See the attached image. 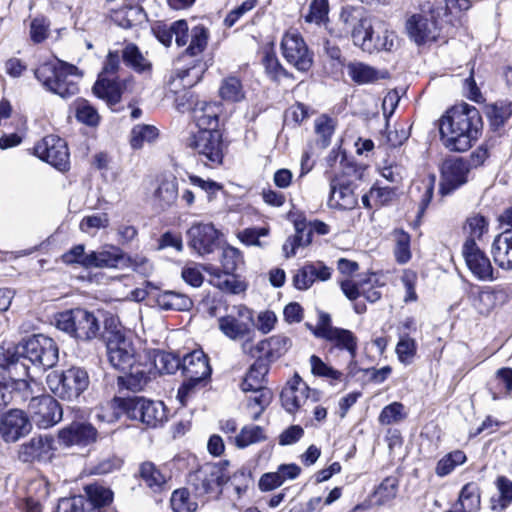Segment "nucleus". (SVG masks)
<instances>
[{
    "mask_svg": "<svg viewBox=\"0 0 512 512\" xmlns=\"http://www.w3.org/2000/svg\"><path fill=\"white\" fill-rule=\"evenodd\" d=\"M219 95L225 101H241L245 96L241 81L234 76L223 79L219 88Z\"/></svg>",
    "mask_w": 512,
    "mask_h": 512,
    "instance_id": "c03bdc74",
    "label": "nucleus"
},
{
    "mask_svg": "<svg viewBox=\"0 0 512 512\" xmlns=\"http://www.w3.org/2000/svg\"><path fill=\"white\" fill-rule=\"evenodd\" d=\"M324 339L330 342L334 347L347 351L351 357V360L355 359L357 353L358 338L352 331L337 327L335 330H328V333L325 334Z\"/></svg>",
    "mask_w": 512,
    "mask_h": 512,
    "instance_id": "2f4dec72",
    "label": "nucleus"
},
{
    "mask_svg": "<svg viewBox=\"0 0 512 512\" xmlns=\"http://www.w3.org/2000/svg\"><path fill=\"white\" fill-rule=\"evenodd\" d=\"M50 23L45 17H36L30 23V38L38 44L43 42L49 35Z\"/></svg>",
    "mask_w": 512,
    "mask_h": 512,
    "instance_id": "338daca9",
    "label": "nucleus"
},
{
    "mask_svg": "<svg viewBox=\"0 0 512 512\" xmlns=\"http://www.w3.org/2000/svg\"><path fill=\"white\" fill-rule=\"evenodd\" d=\"M488 230V223L483 216L474 215L466 220L464 231L468 235L466 240H480L484 233Z\"/></svg>",
    "mask_w": 512,
    "mask_h": 512,
    "instance_id": "bf43d9fd",
    "label": "nucleus"
},
{
    "mask_svg": "<svg viewBox=\"0 0 512 512\" xmlns=\"http://www.w3.org/2000/svg\"><path fill=\"white\" fill-rule=\"evenodd\" d=\"M86 491L88 495L86 499L91 501L98 512H101V508L109 505L113 500L112 491L106 487L91 485L87 487Z\"/></svg>",
    "mask_w": 512,
    "mask_h": 512,
    "instance_id": "864d4df0",
    "label": "nucleus"
},
{
    "mask_svg": "<svg viewBox=\"0 0 512 512\" xmlns=\"http://www.w3.org/2000/svg\"><path fill=\"white\" fill-rule=\"evenodd\" d=\"M370 24V16L363 6L346 5L339 12L333 33L337 37L350 36L355 44Z\"/></svg>",
    "mask_w": 512,
    "mask_h": 512,
    "instance_id": "9d476101",
    "label": "nucleus"
},
{
    "mask_svg": "<svg viewBox=\"0 0 512 512\" xmlns=\"http://www.w3.org/2000/svg\"><path fill=\"white\" fill-rule=\"evenodd\" d=\"M254 392L256 395L249 399L247 408L250 410L251 418L257 420L264 409L269 405L272 393L268 389H261L260 391Z\"/></svg>",
    "mask_w": 512,
    "mask_h": 512,
    "instance_id": "13d9d810",
    "label": "nucleus"
},
{
    "mask_svg": "<svg viewBox=\"0 0 512 512\" xmlns=\"http://www.w3.org/2000/svg\"><path fill=\"white\" fill-rule=\"evenodd\" d=\"M470 164L459 157L446 159L441 166V195H449L468 181Z\"/></svg>",
    "mask_w": 512,
    "mask_h": 512,
    "instance_id": "4468645a",
    "label": "nucleus"
},
{
    "mask_svg": "<svg viewBox=\"0 0 512 512\" xmlns=\"http://www.w3.org/2000/svg\"><path fill=\"white\" fill-rule=\"evenodd\" d=\"M190 44L186 49V53L190 56H197L201 54L208 43V31L202 26L198 25L192 28L190 33Z\"/></svg>",
    "mask_w": 512,
    "mask_h": 512,
    "instance_id": "603ef678",
    "label": "nucleus"
},
{
    "mask_svg": "<svg viewBox=\"0 0 512 512\" xmlns=\"http://www.w3.org/2000/svg\"><path fill=\"white\" fill-rule=\"evenodd\" d=\"M335 126V121L325 114H322L315 119L314 130L317 136L316 144L321 149H325L330 145L331 137L335 131Z\"/></svg>",
    "mask_w": 512,
    "mask_h": 512,
    "instance_id": "58836bf2",
    "label": "nucleus"
},
{
    "mask_svg": "<svg viewBox=\"0 0 512 512\" xmlns=\"http://www.w3.org/2000/svg\"><path fill=\"white\" fill-rule=\"evenodd\" d=\"M483 127L478 109L461 103L448 109L439 120L441 140L451 151L464 152L478 140Z\"/></svg>",
    "mask_w": 512,
    "mask_h": 512,
    "instance_id": "f257e3e1",
    "label": "nucleus"
},
{
    "mask_svg": "<svg viewBox=\"0 0 512 512\" xmlns=\"http://www.w3.org/2000/svg\"><path fill=\"white\" fill-rule=\"evenodd\" d=\"M292 347V340L283 334H277L267 339L254 343L252 350L249 354L251 357L262 358L268 360H276L285 355Z\"/></svg>",
    "mask_w": 512,
    "mask_h": 512,
    "instance_id": "4be33fe9",
    "label": "nucleus"
},
{
    "mask_svg": "<svg viewBox=\"0 0 512 512\" xmlns=\"http://www.w3.org/2000/svg\"><path fill=\"white\" fill-rule=\"evenodd\" d=\"M32 425L27 415L19 409H13L3 415L0 433L5 442H16L31 431Z\"/></svg>",
    "mask_w": 512,
    "mask_h": 512,
    "instance_id": "a211bd4d",
    "label": "nucleus"
},
{
    "mask_svg": "<svg viewBox=\"0 0 512 512\" xmlns=\"http://www.w3.org/2000/svg\"><path fill=\"white\" fill-rule=\"evenodd\" d=\"M179 195V188L175 179L164 180L160 183L155 191L154 198L156 203L166 209L172 206Z\"/></svg>",
    "mask_w": 512,
    "mask_h": 512,
    "instance_id": "a19ab883",
    "label": "nucleus"
},
{
    "mask_svg": "<svg viewBox=\"0 0 512 512\" xmlns=\"http://www.w3.org/2000/svg\"><path fill=\"white\" fill-rule=\"evenodd\" d=\"M395 241L394 256L399 264H405L411 259L410 235L403 230H395L393 232Z\"/></svg>",
    "mask_w": 512,
    "mask_h": 512,
    "instance_id": "de8ad7c7",
    "label": "nucleus"
},
{
    "mask_svg": "<svg viewBox=\"0 0 512 512\" xmlns=\"http://www.w3.org/2000/svg\"><path fill=\"white\" fill-rule=\"evenodd\" d=\"M109 223L110 218L107 213H96L85 216L79 224V229L83 233L94 236L98 230L107 228Z\"/></svg>",
    "mask_w": 512,
    "mask_h": 512,
    "instance_id": "09e8293b",
    "label": "nucleus"
},
{
    "mask_svg": "<svg viewBox=\"0 0 512 512\" xmlns=\"http://www.w3.org/2000/svg\"><path fill=\"white\" fill-rule=\"evenodd\" d=\"M203 269L209 275V283L222 292L239 294L247 288L246 283L233 272L221 271L211 264L204 265Z\"/></svg>",
    "mask_w": 512,
    "mask_h": 512,
    "instance_id": "393cba45",
    "label": "nucleus"
},
{
    "mask_svg": "<svg viewBox=\"0 0 512 512\" xmlns=\"http://www.w3.org/2000/svg\"><path fill=\"white\" fill-rule=\"evenodd\" d=\"M182 360L172 353L159 352L155 355L154 365L160 373L173 374L181 368Z\"/></svg>",
    "mask_w": 512,
    "mask_h": 512,
    "instance_id": "4d7b16f0",
    "label": "nucleus"
},
{
    "mask_svg": "<svg viewBox=\"0 0 512 512\" xmlns=\"http://www.w3.org/2000/svg\"><path fill=\"white\" fill-rule=\"evenodd\" d=\"M91 268H118L124 263V254L115 247L91 251Z\"/></svg>",
    "mask_w": 512,
    "mask_h": 512,
    "instance_id": "72a5a7b5",
    "label": "nucleus"
},
{
    "mask_svg": "<svg viewBox=\"0 0 512 512\" xmlns=\"http://www.w3.org/2000/svg\"><path fill=\"white\" fill-rule=\"evenodd\" d=\"M187 144L206 166L222 164L226 145L218 129L198 130L189 137Z\"/></svg>",
    "mask_w": 512,
    "mask_h": 512,
    "instance_id": "1a4fd4ad",
    "label": "nucleus"
},
{
    "mask_svg": "<svg viewBox=\"0 0 512 512\" xmlns=\"http://www.w3.org/2000/svg\"><path fill=\"white\" fill-rule=\"evenodd\" d=\"M171 507L175 512H194L197 509V503L192 500L187 489H177L172 493Z\"/></svg>",
    "mask_w": 512,
    "mask_h": 512,
    "instance_id": "6e6d98bb",
    "label": "nucleus"
},
{
    "mask_svg": "<svg viewBox=\"0 0 512 512\" xmlns=\"http://www.w3.org/2000/svg\"><path fill=\"white\" fill-rule=\"evenodd\" d=\"M465 461V453L460 450H455L439 460L436 466V474L438 476H446Z\"/></svg>",
    "mask_w": 512,
    "mask_h": 512,
    "instance_id": "5fc2aeb1",
    "label": "nucleus"
},
{
    "mask_svg": "<svg viewBox=\"0 0 512 512\" xmlns=\"http://www.w3.org/2000/svg\"><path fill=\"white\" fill-rule=\"evenodd\" d=\"M219 330L230 340L241 342V350L249 355L255 339L253 313L243 305L234 306L230 313L218 319Z\"/></svg>",
    "mask_w": 512,
    "mask_h": 512,
    "instance_id": "39448f33",
    "label": "nucleus"
},
{
    "mask_svg": "<svg viewBox=\"0 0 512 512\" xmlns=\"http://www.w3.org/2000/svg\"><path fill=\"white\" fill-rule=\"evenodd\" d=\"M123 414L130 419L139 420L150 427H156L167 419L166 407L161 401H152L142 397L114 398L106 406H101L95 417L102 422L112 423Z\"/></svg>",
    "mask_w": 512,
    "mask_h": 512,
    "instance_id": "f03ea898",
    "label": "nucleus"
},
{
    "mask_svg": "<svg viewBox=\"0 0 512 512\" xmlns=\"http://www.w3.org/2000/svg\"><path fill=\"white\" fill-rule=\"evenodd\" d=\"M492 255L495 263L502 269H512V231L505 230L499 234L492 244Z\"/></svg>",
    "mask_w": 512,
    "mask_h": 512,
    "instance_id": "7c9ffc66",
    "label": "nucleus"
},
{
    "mask_svg": "<svg viewBox=\"0 0 512 512\" xmlns=\"http://www.w3.org/2000/svg\"><path fill=\"white\" fill-rule=\"evenodd\" d=\"M35 76L47 90L62 98H69L79 90L77 67L62 61L42 64L36 69Z\"/></svg>",
    "mask_w": 512,
    "mask_h": 512,
    "instance_id": "20e7f679",
    "label": "nucleus"
},
{
    "mask_svg": "<svg viewBox=\"0 0 512 512\" xmlns=\"http://www.w3.org/2000/svg\"><path fill=\"white\" fill-rule=\"evenodd\" d=\"M95 439L96 430L87 423H72L59 432V440L66 446L86 445Z\"/></svg>",
    "mask_w": 512,
    "mask_h": 512,
    "instance_id": "c85d7f7f",
    "label": "nucleus"
},
{
    "mask_svg": "<svg viewBox=\"0 0 512 512\" xmlns=\"http://www.w3.org/2000/svg\"><path fill=\"white\" fill-rule=\"evenodd\" d=\"M229 480L224 466L220 463H206L190 474V482L200 493H210Z\"/></svg>",
    "mask_w": 512,
    "mask_h": 512,
    "instance_id": "2eb2a0df",
    "label": "nucleus"
},
{
    "mask_svg": "<svg viewBox=\"0 0 512 512\" xmlns=\"http://www.w3.org/2000/svg\"><path fill=\"white\" fill-rule=\"evenodd\" d=\"M106 346L108 360L117 370L127 372L135 363V348L132 343V333L121 325L106 328Z\"/></svg>",
    "mask_w": 512,
    "mask_h": 512,
    "instance_id": "0eeeda50",
    "label": "nucleus"
},
{
    "mask_svg": "<svg viewBox=\"0 0 512 512\" xmlns=\"http://www.w3.org/2000/svg\"><path fill=\"white\" fill-rule=\"evenodd\" d=\"M22 354L24 359L43 369L51 368L58 362V346L53 339L43 335L27 339Z\"/></svg>",
    "mask_w": 512,
    "mask_h": 512,
    "instance_id": "9b49d317",
    "label": "nucleus"
},
{
    "mask_svg": "<svg viewBox=\"0 0 512 512\" xmlns=\"http://www.w3.org/2000/svg\"><path fill=\"white\" fill-rule=\"evenodd\" d=\"M500 291L486 287L474 297L473 306L480 314L490 313L497 305Z\"/></svg>",
    "mask_w": 512,
    "mask_h": 512,
    "instance_id": "49530a36",
    "label": "nucleus"
},
{
    "mask_svg": "<svg viewBox=\"0 0 512 512\" xmlns=\"http://www.w3.org/2000/svg\"><path fill=\"white\" fill-rule=\"evenodd\" d=\"M393 40L394 35L392 32L380 28L375 30L371 23L369 28L362 34L359 41L355 43V46L367 53L390 51L393 47Z\"/></svg>",
    "mask_w": 512,
    "mask_h": 512,
    "instance_id": "b1692460",
    "label": "nucleus"
},
{
    "mask_svg": "<svg viewBox=\"0 0 512 512\" xmlns=\"http://www.w3.org/2000/svg\"><path fill=\"white\" fill-rule=\"evenodd\" d=\"M124 63L138 73L150 71L152 64L149 59L133 43L127 44L122 51Z\"/></svg>",
    "mask_w": 512,
    "mask_h": 512,
    "instance_id": "c9c22d12",
    "label": "nucleus"
},
{
    "mask_svg": "<svg viewBox=\"0 0 512 512\" xmlns=\"http://www.w3.org/2000/svg\"><path fill=\"white\" fill-rule=\"evenodd\" d=\"M56 327L71 337L88 342L98 337L100 323L94 313L82 308L60 312L55 317Z\"/></svg>",
    "mask_w": 512,
    "mask_h": 512,
    "instance_id": "423d86ee",
    "label": "nucleus"
},
{
    "mask_svg": "<svg viewBox=\"0 0 512 512\" xmlns=\"http://www.w3.org/2000/svg\"><path fill=\"white\" fill-rule=\"evenodd\" d=\"M457 507L463 512H477L480 509V489L474 482L467 483L460 491Z\"/></svg>",
    "mask_w": 512,
    "mask_h": 512,
    "instance_id": "4c0bfd02",
    "label": "nucleus"
},
{
    "mask_svg": "<svg viewBox=\"0 0 512 512\" xmlns=\"http://www.w3.org/2000/svg\"><path fill=\"white\" fill-rule=\"evenodd\" d=\"M181 369L185 377L205 381L211 375L208 357L202 350H194L182 359Z\"/></svg>",
    "mask_w": 512,
    "mask_h": 512,
    "instance_id": "bb28decb",
    "label": "nucleus"
},
{
    "mask_svg": "<svg viewBox=\"0 0 512 512\" xmlns=\"http://www.w3.org/2000/svg\"><path fill=\"white\" fill-rule=\"evenodd\" d=\"M220 261L223 271L234 272L242 262V256L238 249L232 246H226L222 250Z\"/></svg>",
    "mask_w": 512,
    "mask_h": 512,
    "instance_id": "774afa93",
    "label": "nucleus"
},
{
    "mask_svg": "<svg viewBox=\"0 0 512 512\" xmlns=\"http://www.w3.org/2000/svg\"><path fill=\"white\" fill-rule=\"evenodd\" d=\"M132 84L131 79L119 82L114 78L100 75L93 86V92L109 106H113L120 102L121 96L125 91H132Z\"/></svg>",
    "mask_w": 512,
    "mask_h": 512,
    "instance_id": "412c9836",
    "label": "nucleus"
},
{
    "mask_svg": "<svg viewBox=\"0 0 512 512\" xmlns=\"http://www.w3.org/2000/svg\"><path fill=\"white\" fill-rule=\"evenodd\" d=\"M398 491V481L394 477L385 478L373 493V501L382 506L392 501Z\"/></svg>",
    "mask_w": 512,
    "mask_h": 512,
    "instance_id": "a18cd8bd",
    "label": "nucleus"
},
{
    "mask_svg": "<svg viewBox=\"0 0 512 512\" xmlns=\"http://www.w3.org/2000/svg\"><path fill=\"white\" fill-rule=\"evenodd\" d=\"M221 105L218 103L197 102L193 108V119L199 130L217 129L218 118L221 113Z\"/></svg>",
    "mask_w": 512,
    "mask_h": 512,
    "instance_id": "c756f323",
    "label": "nucleus"
},
{
    "mask_svg": "<svg viewBox=\"0 0 512 512\" xmlns=\"http://www.w3.org/2000/svg\"><path fill=\"white\" fill-rule=\"evenodd\" d=\"M328 0H313L310 4L309 13L305 16L307 22L321 24L328 18Z\"/></svg>",
    "mask_w": 512,
    "mask_h": 512,
    "instance_id": "0e129e2a",
    "label": "nucleus"
},
{
    "mask_svg": "<svg viewBox=\"0 0 512 512\" xmlns=\"http://www.w3.org/2000/svg\"><path fill=\"white\" fill-rule=\"evenodd\" d=\"M265 440L264 429L257 425L244 426L240 433L234 437L235 445L241 449Z\"/></svg>",
    "mask_w": 512,
    "mask_h": 512,
    "instance_id": "37998d69",
    "label": "nucleus"
},
{
    "mask_svg": "<svg viewBox=\"0 0 512 512\" xmlns=\"http://www.w3.org/2000/svg\"><path fill=\"white\" fill-rule=\"evenodd\" d=\"M53 443L54 439L50 435L34 436L20 446L18 457L22 462L47 460L52 455Z\"/></svg>",
    "mask_w": 512,
    "mask_h": 512,
    "instance_id": "5701e85b",
    "label": "nucleus"
},
{
    "mask_svg": "<svg viewBox=\"0 0 512 512\" xmlns=\"http://www.w3.org/2000/svg\"><path fill=\"white\" fill-rule=\"evenodd\" d=\"M310 366H311V372L315 376L319 377H325L331 380H341L342 373L338 370H335L331 366L327 365L325 362L321 360L320 357L316 355H312L310 357Z\"/></svg>",
    "mask_w": 512,
    "mask_h": 512,
    "instance_id": "e2e57ef3",
    "label": "nucleus"
},
{
    "mask_svg": "<svg viewBox=\"0 0 512 512\" xmlns=\"http://www.w3.org/2000/svg\"><path fill=\"white\" fill-rule=\"evenodd\" d=\"M462 254L468 269L475 278L480 281L494 280V269L491 261L476 242L466 240L463 244Z\"/></svg>",
    "mask_w": 512,
    "mask_h": 512,
    "instance_id": "dca6fc26",
    "label": "nucleus"
},
{
    "mask_svg": "<svg viewBox=\"0 0 512 512\" xmlns=\"http://www.w3.org/2000/svg\"><path fill=\"white\" fill-rule=\"evenodd\" d=\"M46 382L56 396L73 401L88 389L90 378L86 369L72 366L62 372L52 371L47 375Z\"/></svg>",
    "mask_w": 512,
    "mask_h": 512,
    "instance_id": "6e6552de",
    "label": "nucleus"
},
{
    "mask_svg": "<svg viewBox=\"0 0 512 512\" xmlns=\"http://www.w3.org/2000/svg\"><path fill=\"white\" fill-rule=\"evenodd\" d=\"M268 372L266 365L262 363H254L248 370L241 388L244 392L260 391L264 388L265 376Z\"/></svg>",
    "mask_w": 512,
    "mask_h": 512,
    "instance_id": "ea45409f",
    "label": "nucleus"
},
{
    "mask_svg": "<svg viewBox=\"0 0 512 512\" xmlns=\"http://www.w3.org/2000/svg\"><path fill=\"white\" fill-rule=\"evenodd\" d=\"M281 51L284 59L298 71H308L313 63L310 53L302 36L296 31L285 33L281 41Z\"/></svg>",
    "mask_w": 512,
    "mask_h": 512,
    "instance_id": "f8f14e48",
    "label": "nucleus"
},
{
    "mask_svg": "<svg viewBox=\"0 0 512 512\" xmlns=\"http://www.w3.org/2000/svg\"><path fill=\"white\" fill-rule=\"evenodd\" d=\"M158 137V130L155 126L138 124L130 133V145L133 149H141L145 143H151Z\"/></svg>",
    "mask_w": 512,
    "mask_h": 512,
    "instance_id": "79ce46f5",
    "label": "nucleus"
},
{
    "mask_svg": "<svg viewBox=\"0 0 512 512\" xmlns=\"http://www.w3.org/2000/svg\"><path fill=\"white\" fill-rule=\"evenodd\" d=\"M499 492L497 501L493 504V510L503 511L512 503V481L505 476H499L495 482Z\"/></svg>",
    "mask_w": 512,
    "mask_h": 512,
    "instance_id": "3c124183",
    "label": "nucleus"
},
{
    "mask_svg": "<svg viewBox=\"0 0 512 512\" xmlns=\"http://www.w3.org/2000/svg\"><path fill=\"white\" fill-rule=\"evenodd\" d=\"M61 261L66 265H79L85 269L91 268L90 253L85 252V246L78 244L62 254Z\"/></svg>",
    "mask_w": 512,
    "mask_h": 512,
    "instance_id": "8fccbe9b",
    "label": "nucleus"
},
{
    "mask_svg": "<svg viewBox=\"0 0 512 512\" xmlns=\"http://www.w3.org/2000/svg\"><path fill=\"white\" fill-rule=\"evenodd\" d=\"M348 75L358 84H368L388 77L385 70H377L362 62H353L347 66Z\"/></svg>",
    "mask_w": 512,
    "mask_h": 512,
    "instance_id": "473e14b6",
    "label": "nucleus"
},
{
    "mask_svg": "<svg viewBox=\"0 0 512 512\" xmlns=\"http://www.w3.org/2000/svg\"><path fill=\"white\" fill-rule=\"evenodd\" d=\"M144 17L143 9L140 6H125L111 12L112 21L122 27L131 28L140 23Z\"/></svg>",
    "mask_w": 512,
    "mask_h": 512,
    "instance_id": "e433bc0d",
    "label": "nucleus"
},
{
    "mask_svg": "<svg viewBox=\"0 0 512 512\" xmlns=\"http://www.w3.org/2000/svg\"><path fill=\"white\" fill-rule=\"evenodd\" d=\"M75 115L79 122L88 126H96L100 120L97 110L85 100L77 102Z\"/></svg>",
    "mask_w": 512,
    "mask_h": 512,
    "instance_id": "680f3d73",
    "label": "nucleus"
},
{
    "mask_svg": "<svg viewBox=\"0 0 512 512\" xmlns=\"http://www.w3.org/2000/svg\"><path fill=\"white\" fill-rule=\"evenodd\" d=\"M122 267L132 268L134 271L144 276L150 275L153 270V265L150 260L139 254L134 256L124 255V263Z\"/></svg>",
    "mask_w": 512,
    "mask_h": 512,
    "instance_id": "69168bd1",
    "label": "nucleus"
},
{
    "mask_svg": "<svg viewBox=\"0 0 512 512\" xmlns=\"http://www.w3.org/2000/svg\"><path fill=\"white\" fill-rule=\"evenodd\" d=\"M16 388L31 394V399L28 404V412L31 419L39 428H49L57 424L62 418V409L60 404L50 395H35L42 392L43 388L34 379L15 380Z\"/></svg>",
    "mask_w": 512,
    "mask_h": 512,
    "instance_id": "7ed1b4c3",
    "label": "nucleus"
},
{
    "mask_svg": "<svg viewBox=\"0 0 512 512\" xmlns=\"http://www.w3.org/2000/svg\"><path fill=\"white\" fill-rule=\"evenodd\" d=\"M34 153L41 160L64 171L69 166V152L66 142L56 136L47 135L34 146Z\"/></svg>",
    "mask_w": 512,
    "mask_h": 512,
    "instance_id": "ddd939ff",
    "label": "nucleus"
},
{
    "mask_svg": "<svg viewBox=\"0 0 512 512\" xmlns=\"http://www.w3.org/2000/svg\"><path fill=\"white\" fill-rule=\"evenodd\" d=\"M139 477L145 486L155 493L166 490L168 481L171 478L166 469L158 467L150 461L140 464Z\"/></svg>",
    "mask_w": 512,
    "mask_h": 512,
    "instance_id": "cd10ccee",
    "label": "nucleus"
},
{
    "mask_svg": "<svg viewBox=\"0 0 512 512\" xmlns=\"http://www.w3.org/2000/svg\"><path fill=\"white\" fill-rule=\"evenodd\" d=\"M358 204L353 183L344 177H334L330 181L329 205L333 208L351 210Z\"/></svg>",
    "mask_w": 512,
    "mask_h": 512,
    "instance_id": "aec40b11",
    "label": "nucleus"
},
{
    "mask_svg": "<svg viewBox=\"0 0 512 512\" xmlns=\"http://www.w3.org/2000/svg\"><path fill=\"white\" fill-rule=\"evenodd\" d=\"M218 234L211 223H196L187 232L188 244L200 255L210 254L216 246Z\"/></svg>",
    "mask_w": 512,
    "mask_h": 512,
    "instance_id": "6ab92c4d",
    "label": "nucleus"
},
{
    "mask_svg": "<svg viewBox=\"0 0 512 512\" xmlns=\"http://www.w3.org/2000/svg\"><path fill=\"white\" fill-rule=\"evenodd\" d=\"M406 30L409 37L419 45L438 37V25L432 13L412 15L406 22Z\"/></svg>",
    "mask_w": 512,
    "mask_h": 512,
    "instance_id": "f3484780",
    "label": "nucleus"
},
{
    "mask_svg": "<svg viewBox=\"0 0 512 512\" xmlns=\"http://www.w3.org/2000/svg\"><path fill=\"white\" fill-rule=\"evenodd\" d=\"M405 417L403 404L393 402L382 409L378 421L381 425H391L402 421Z\"/></svg>",
    "mask_w": 512,
    "mask_h": 512,
    "instance_id": "052dcab7",
    "label": "nucleus"
},
{
    "mask_svg": "<svg viewBox=\"0 0 512 512\" xmlns=\"http://www.w3.org/2000/svg\"><path fill=\"white\" fill-rule=\"evenodd\" d=\"M309 388L299 376L291 379L281 392V401L284 409L289 413H295L308 401Z\"/></svg>",
    "mask_w": 512,
    "mask_h": 512,
    "instance_id": "a878e982",
    "label": "nucleus"
},
{
    "mask_svg": "<svg viewBox=\"0 0 512 512\" xmlns=\"http://www.w3.org/2000/svg\"><path fill=\"white\" fill-rule=\"evenodd\" d=\"M157 305L163 310H189L193 303L185 294L175 291H163L156 296Z\"/></svg>",
    "mask_w": 512,
    "mask_h": 512,
    "instance_id": "f704fd0d",
    "label": "nucleus"
}]
</instances>
